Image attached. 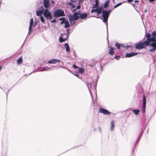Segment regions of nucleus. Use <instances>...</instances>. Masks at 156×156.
<instances>
[{
    "label": "nucleus",
    "mask_w": 156,
    "mask_h": 156,
    "mask_svg": "<svg viewBox=\"0 0 156 156\" xmlns=\"http://www.w3.org/2000/svg\"><path fill=\"white\" fill-rule=\"evenodd\" d=\"M110 12L111 11L110 10H108V11L103 10L102 12V15L103 19V21L104 23H105L106 25L107 34H108V32L107 29L108 23L107 21Z\"/></svg>",
    "instance_id": "1"
},
{
    "label": "nucleus",
    "mask_w": 156,
    "mask_h": 156,
    "mask_svg": "<svg viewBox=\"0 0 156 156\" xmlns=\"http://www.w3.org/2000/svg\"><path fill=\"white\" fill-rule=\"evenodd\" d=\"M110 51L109 52V53L110 55H112L114 54V52L113 50H114V49L111 47H110Z\"/></svg>",
    "instance_id": "20"
},
{
    "label": "nucleus",
    "mask_w": 156,
    "mask_h": 156,
    "mask_svg": "<svg viewBox=\"0 0 156 156\" xmlns=\"http://www.w3.org/2000/svg\"><path fill=\"white\" fill-rule=\"evenodd\" d=\"M73 67L75 68V69H76V68H78V67H77V66H76V65H73Z\"/></svg>",
    "instance_id": "41"
},
{
    "label": "nucleus",
    "mask_w": 156,
    "mask_h": 156,
    "mask_svg": "<svg viewBox=\"0 0 156 156\" xmlns=\"http://www.w3.org/2000/svg\"><path fill=\"white\" fill-rule=\"evenodd\" d=\"M65 28H66L67 27H69L70 25L69 24V22L68 21H66L65 22Z\"/></svg>",
    "instance_id": "27"
},
{
    "label": "nucleus",
    "mask_w": 156,
    "mask_h": 156,
    "mask_svg": "<svg viewBox=\"0 0 156 156\" xmlns=\"http://www.w3.org/2000/svg\"><path fill=\"white\" fill-rule=\"evenodd\" d=\"M98 12V14H99L101 13L102 12V7H100L99 8H98V6L97 7Z\"/></svg>",
    "instance_id": "26"
},
{
    "label": "nucleus",
    "mask_w": 156,
    "mask_h": 156,
    "mask_svg": "<svg viewBox=\"0 0 156 156\" xmlns=\"http://www.w3.org/2000/svg\"><path fill=\"white\" fill-rule=\"evenodd\" d=\"M64 47L66 48V50L67 52H69L70 51V48L68 43H66L65 44Z\"/></svg>",
    "instance_id": "19"
},
{
    "label": "nucleus",
    "mask_w": 156,
    "mask_h": 156,
    "mask_svg": "<svg viewBox=\"0 0 156 156\" xmlns=\"http://www.w3.org/2000/svg\"><path fill=\"white\" fill-rule=\"evenodd\" d=\"M128 2H133V0H127Z\"/></svg>",
    "instance_id": "44"
},
{
    "label": "nucleus",
    "mask_w": 156,
    "mask_h": 156,
    "mask_svg": "<svg viewBox=\"0 0 156 156\" xmlns=\"http://www.w3.org/2000/svg\"><path fill=\"white\" fill-rule=\"evenodd\" d=\"M35 24L34 25V27H35V26H36V24H37V23H35Z\"/></svg>",
    "instance_id": "47"
},
{
    "label": "nucleus",
    "mask_w": 156,
    "mask_h": 156,
    "mask_svg": "<svg viewBox=\"0 0 156 156\" xmlns=\"http://www.w3.org/2000/svg\"><path fill=\"white\" fill-rule=\"evenodd\" d=\"M115 121L114 120L112 121L111 122V126L110 127V130L111 131H113L114 130L115 127Z\"/></svg>",
    "instance_id": "16"
},
{
    "label": "nucleus",
    "mask_w": 156,
    "mask_h": 156,
    "mask_svg": "<svg viewBox=\"0 0 156 156\" xmlns=\"http://www.w3.org/2000/svg\"><path fill=\"white\" fill-rule=\"evenodd\" d=\"M80 5H78V6H77L76 7V9H74V10H73V11H75L77 9H79L80 8Z\"/></svg>",
    "instance_id": "39"
},
{
    "label": "nucleus",
    "mask_w": 156,
    "mask_h": 156,
    "mask_svg": "<svg viewBox=\"0 0 156 156\" xmlns=\"http://www.w3.org/2000/svg\"><path fill=\"white\" fill-rule=\"evenodd\" d=\"M98 130H99V131L101 132V129L100 127L99 126L98 127Z\"/></svg>",
    "instance_id": "43"
},
{
    "label": "nucleus",
    "mask_w": 156,
    "mask_h": 156,
    "mask_svg": "<svg viewBox=\"0 0 156 156\" xmlns=\"http://www.w3.org/2000/svg\"><path fill=\"white\" fill-rule=\"evenodd\" d=\"M41 11H40L39 10H38L36 11V14L37 16H42L41 15L43 13Z\"/></svg>",
    "instance_id": "21"
},
{
    "label": "nucleus",
    "mask_w": 156,
    "mask_h": 156,
    "mask_svg": "<svg viewBox=\"0 0 156 156\" xmlns=\"http://www.w3.org/2000/svg\"><path fill=\"white\" fill-rule=\"evenodd\" d=\"M146 105V99L145 96L144 95L143 96V106Z\"/></svg>",
    "instance_id": "22"
},
{
    "label": "nucleus",
    "mask_w": 156,
    "mask_h": 156,
    "mask_svg": "<svg viewBox=\"0 0 156 156\" xmlns=\"http://www.w3.org/2000/svg\"><path fill=\"white\" fill-rule=\"evenodd\" d=\"M109 2V0H107L104 3V8H106L108 6Z\"/></svg>",
    "instance_id": "24"
},
{
    "label": "nucleus",
    "mask_w": 156,
    "mask_h": 156,
    "mask_svg": "<svg viewBox=\"0 0 156 156\" xmlns=\"http://www.w3.org/2000/svg\"><path fill=\"white\" fill-rule=\"evenodd\" d=\"M61 19H62V18H60V19H59V20H61Z\"/></svg>",
    "instance_id": "52"
},
{
    "label": "nucleus",
    "mask_w": 156,
    "mask_h": 156,
    "mask_svg": "<svg viewBox=\"0 0 156 156\" xmlns=\"http://www.w3.org/2000/svg\"><path fill=\"white\" fill-rule=\"evenodd\" d=\"M60 62V60L53 58L48 61V63L50 64H55L56 62Z\"/></svg>",
    "instance_id": "12"
},
{
    "label": "nucleus",
    "mask_w": 156,
    "mask_h": 156,
    "mask_svg": "<svg viewBox=\"0 0 156 156\" xmlns=\"http://www.w3.org/2000/svg\"><path fill=\"white\" fill-rule=\"evenodd\" d=\"M54 2L53 1H51V2H52V3H53Z\"/></svg>",
    "instance_id": "51"
},
{
    "label": "nucleus",
    "mask_w": 156,
    "mask_h": 156,
    "mask_svg": "<svg viewBox=\"0 0 156 156\" xmlns=\"http://www.w3.org/2000/svg\"><path fill=\"white\" fill-rule=\"evenodd\" d=\"M46 68L45 67H42V68H41V70H40V71H46Z\"/></svg>",
    "instance_id": "38"
},
{
    "label": "nucleus",
    "mask_w": 156,
    "mask_h": 156,
    "mask_svg": "<svg viewBox=\"0 0 156 156\" xmlns=\"http://www.w3.org/2000/svg\"><path fill=\"white\" fill-rule=\"evenodd\" d=\"M84 69L82 68H80L79 69V72L80 73H82L84 72Z\"/></svg>",
    "instance_id": "30"
},
{
    "label": "nucleus",
    "mask_w": 156,
    "mask_h": 156,
    "mask_svg": "<svg viewBox=\"0 0 156 156\" xmlns=\"http://www.w3.org/2000/svg\"><path fill=\"white\" fill-rule=\"evenodd\" d=\"M152 37H155L156 36V31H153L152 33Z\"/></svg>",
    "instance_id": "36"
},
{
    "label": "nucleus",
    "mask_w": 156,
    "mask_h": 156,
    "mask_svg": "<svg viewBox=\"0 0 156 156\" xmlns=\"http://www.w3.org/2000/svg\"><path fill=\"white\" fill-rule=\"evenodd\" d=\"M79 18L80 17L81 19H84L87 17V14L86 13H84L80 14L78 13Z\"/></svg>",
    "instance_id": "15"
},
{
    "label": "nucleus",
    "mask_w": 156,
    "mask_h": 156,
    "mask_svg": "<svg viewBox=\"0 0 156 156\" xmlns=\"http://www.w3.org/2000/svg\"><path fill=\"white\" fill-rule=\"evenodd\" d=\"M120 58V56H115L114 57V58L117 59H119Z\"/></svg>",
    "instance_id": "40"
},
{
    "label": "nucleus",
    "mask_w": 156,
    "mask_h": 156,
    "mask_svg": "<svg viewBox=\"0 0 156 156\" xmlns=\"http://www.w3.org/2000/svg\"><path fill=\"white\" fill-rule=\"evenodd\" d=\"M68 4L71 6L72 8H75V6L72 3L69 2L68 3Z\"/></svg>",
    "instance_id": "31"
},
{
    "label": "nucleus",
    "mask_w": 156,
    "mask_h": 156,
    "mask_svg": "<svg viewBox=\"0 0 156 156\" xmlns=\"http://www.w3.org/2000/svg\"><path fill=\"white\" fill-rule=\"evenodd\" d=\"M95 4L92 6L93 9H95L97 7H98V0H95Z\"/></svg>",
    "instance_id": "18"
},
{
    "label": "nucleus",
    "mask_w": 156,
    "mask_h": 156,
    "mask_svg": "<svg viewBox=\"0 0 156 156\" xmlns=\"http://www.w3.org/2000/svg\"><path fill=\"white\" fill-rule=\"evenodd\" d=\"M63 22V21H62V22H61V24H62V23Z\"/></svg>",
    "instance_id": "53"
},
{
    "label": "nucleus",
    "mask_w": 156,
    "mask_h": 156,
    "mask_svg": "<svg viewBox=\"0 0 156 156\" xmlns=\"http://www.w3.org/2000/svg\"><path fill=\"white\" fill-rule=\"evenodd\" d=\"M64 12L60 9L55 10L54 12V16L55 17H59L64 16Z\"/></svg>",
    "instance_id": "8"
},
{
    "label": "nucleus",
    "mask_w": 156,
    "mask_h": 156,
    "mask_svg": "<svg viewBox=\"0 0 156 156\" xmlns=\"http://www.w3.org/2000/svg\"><path fill=\"white\" fill-rule=\"evenodd\" d=\"M150 48L149 51L150 52H154L155 50H156V37L155 39L154 40L151 41L148 45Z\"/></svg>",
    "instance_id": "5"
},
{
    "label": "nucleus",
    "mask_w": 156,
    "mask_h": 156,
    "mask_svg": "<svg viewBox=\"0 0 156 156\" xmlns=\"http://www.w3.org/2000/svg\"><path fill=\"white\" fill-rule=\"evenodd\" d=\"M66 30L67 33H64L63 34H62L61 36L59 37V41L60 42H62L68 39L69 29H67Z\"/></svg>",
    "instance_id": "6"
},
{
    "label": "nucleus",
    "mask_w": 156,
    "mask_h": 156,
    "mask_svg": "<svg viewBox=\"0 0 156 156\" xmlns=\"http://www.w3.org/2000/svg\"><path fill=\"white\" fill-rule=\"evenodd\" d=\"M23 61L22 58V57H20L17 60V63L18 64H20Z\"/></svg>",
    "instance_id": "25"
},
{
    "label": "nucleus",
    "mask_w": 156,
    "mask_h": 156,
    "mask_svg": "<svg viewBox=\"0 0 156 156\" xmlns=\"http://www.w3.org/2000/svg\"><path fill=\"white\" fill-rule=\"evenodd\" d=\"M148 42L147 41H144L143 42L140 41L139 43L136 44L135 48L138 49H141L145 48L149 45Z\"/></svg>",
    "instance_id": "3"
},
{
    "label": "nucleus",
    "mask_w": 156,
    "mask_h": 156,
    "mask_svg": "<svg viewBox=\"0 0 156 156\" xmlns=\"http://www.w3.org/2000/svg\"><path fill=\"white\" fill-rule=\"evenodd\" d=\"M92 9L91 10V12L92 13H93L94 12H96L98 14V8H97V7L96 8V9Z\"/></svg>",
    "instance_id": "28"
},
{
    "label": "nucleus",
    "mask_w": 156,
    "mask_h": 156,
    "mask_svg": "<svg viewBox=\"0 0 156 156\" xmlns=\"http://www.w3.org/2000/svg\"><path fill=\"white\" fill-rule=\"evenodd\" d=\"M137 53L136 52H132L131 53H126V57H130L136 55Z\"/></svg>",
    "instance_id": "14"
},
{
    "label": "nucleus",
    "mask_w": 156,
    "mask_h": 156,
    "mask_svg": "<svg viewBox=\"0 0 156 156\" xmlns=\"http://www.w3.org/2000/svg\"><path fill=\"white\" fill-rule=\"evenodd\" d=\"M55 22H56V21H55V19H54V20H52V21H51V23H55Z\"/></svg>",
    "instance_id": "42"
},
{
    "label": "nucleus",
    "mask_w": 156,
    "mask_h": 156,
    "mask_svg": "<svg viewBox=\"0 0 156 156\" xmlns=\"http://www.w3.org/2000/svg\"><path fill=\"white\" fill-rule=\"evenodd\" d=\"M44 10V9L43 6H41L39 9H38V10L41 11L42 12H43Z\"/></svg>",
    "instance_id": "33"
},
{
    "label": "nucleus",
    "mask_w": 156,
    "mask_h": 156,
    "mask_svg": "<svg viewBox=\"0 0 156 156\" xmlns=\"http://www.w3.org/2000/svg\"><path fill=\"white\" fill-rule=\"evenodd\" d=\"M115 47H117V48L118 49H120V47L121 46V44L118 43H115Z\"/></svg>",
    "instance_id": "29"
},
{
    "label": "nucleus",
    "mask_w": 156,
    "mask_h": 156,
    "mask_svg": "<svg viewBox=\"0 0 156 156\" xmlns=\"http://www.w3.org/2000/svg\"><path fill=\"white\" fill-rule=\"evenodd\" d=\"M45 67L46 68V71H48V70H53V69H51L50 68L48 67Z\"/></svg>",
    "instance_id": "37"
},
{
    "label": "nucleus",
    "mask_w": 156,
    "mask_h": 156,
    "mask_svg": "<svg viewBox=\"0 0 156 156\" xmlns=\"http://www.w3.org/2000/svg\"><path fill=\"white\" fill-rule=\"evenodd\" d=\"M78 13L77 12H75L73 15H69L68 16L69 20L70 23L72 25L75 24V20H76L79 19Z\"/></svg>",
    "instance_id": "2"
},
{
    "label": "nucleus",
    "mask_w": 156,
    "mask_h": 156,
    "mask_svg": "<svg viewBox=\"0 0 156 156\" xmlns=\"http://www.w3.org/2000/svg\"><path fill=\"white\" fill-rule=\"evenodd\" d=\"M145 107H146V106H142V112L143 113H145Z\"/></svg>",
    "instance_id": "35"
},
{
    "label": "nucleus",
    "mask_w": 156,
    "mask_h": 156,
    "mask_svg": "<svg viewBox=\"0 0 156 156\" xmlns=\"http://www.w3.org/2000/svg\"><path fill=\"white\" fill-rule=\"evenodd\" d=\"M147 12V10H145L144 11V12Z\"/></svg>",
    "instance_id": "50"
},
{
    "label": "nucleus",
    "mask_w": 156,
    "mask_h": 156,
    "mask_svg": "<svg viewBox=\"0 0 156 156\" xmlns=\"http://www.w3.org/2000/svg\"><path fill=\"white\" fill-rule=\"evenodd\" d=\"M44 2V5L45 9H47L49 7L50 3L49 0H43Z\"/></svg>",
    "instance_id": "11"
},
{
    "label": "nucleus",
    "mask_w": 156,
    "mask_h": 156,
    "mask_svg": "<svg viewBox=\"0 0 156 156\" xmlns=\"http://www.w3.org/2000/svg\"><path fill=\"white\" fill-rule=\"evenodd\" d=\"M2 69V66H0V71Z\"/></svg>",
    "instance_id": "48"
},
{
    "label": "nucleus",
    "mask_w": 156,
    "mask_h": 156,
    "mask_svg": "<svg viewBox=\"0 0 156 156\" xmlns=\"http://www.w3.org/2000/svg\"><path fill=\"white\" fill-rule=\"evenodd\" d=\"M122 4V3H121V2L118 3L116 5H115V6L114 7V8H116L117 7L121 5Z\"/></svg>",
    "instance_id": "34"
},
{
    "label": "nucleus",
    "mask_w": 156,
    "mask_h": 156,
    "mask_svg": "<svg viewBox=\"0 0 156 156\" xmlns=\"http://www.w3.org/2000/svg\"><path fill=\"white\" fill-rule=\"evenodd\" d=\"M92 84H93V87H92L91 85L92 84H91L90 81H87V82L86 83V85L87 86L89 90V92H90V93L92 97V95L91 94V92L90 89H93L94 91H96V84L95 83H92Z\"/></svg>",
    "instance_id": "4"
},
{
    "label": "nucleus",
    "mask_w": 156,
    "mask_h": 156,
    "mask_svg": "<svg viewBox=\"0 0 156 156\" xmlns=\"http://www.w3.org/2000/svg\"><path fill=\"white\" fill-rule=\"evenodd\" d=\"M99 112L101 113H103V114L107 115H110L111 113V112L108 111L107 110L102 108L99 109Z\"/></svg>",
    "instance_id": "9"
},
{
    "label": "nucleus",
    "mask_w": 156,
    "mask_h": 156,
    "mask_svg": "<svg viewBox=\"0 0 156 156\" xmlns=\"http://www.w3.org/2000/svg\"><path fill=\"white\" fill-rule=\"evenodd\" d=\"M155 0H149V1L150 2H152L154 1Z\"/></svg>",
    "instance_id": "45"
},
{
    "label": "nucleus",
    "mask_w": 156,
    "mask_h": 156,
    "mask_svg": "<svg viewBox=\"0 0 156 156\" xmlns=\"http://www.w3.org/2000/svg\"><path fill=\"white\" fill-rule=\"evenodd\" d=\"M132 111L136 115H138L140 112L139 109H133Z\"/></svg>",
    "instance_id": "23"
},
{
    "label": "nucleus",
    "mask_w": 156,
    "mask_h": 156,
    "mask_svg": "<svg viewBox=\"0 0 156 156\" xmlns=\"http://www.w3.org/2000/svg\"><path fill=\"white\" fill-rule=\"evenodd\" d=\"M151 34L148 33L146 35L147 40L146 41H147L149 44L151 42V41L154 40V39L156 38L155 37H151Z\"/></svg>",
    "instance_id": "10"
},
{
    "label": "nucleus",
    "mask_w": 156,
    "mask_h": 156,
    "mask_svg": "<svg viewBox=\"0 0 156 156\" xmlns=\"http://www.w3.org/2000/svg\"><path fill=\"white\" fill-rule=\"evenodd\" d=\"M134 2H139V1H137V0H135V1H134Z\"/></svg>",
    "instance_id": "46"
},
{
    "label": "nucleus",
    "mask_w": 156,
    "mask_h": 156,
    "mask_svg": "<svg viewBox=\"0 0 156 156\" xmlns=\"http://www.w3.org/2000/svg\"><path fill=\"white\" fill-rule=\"evenodd\" d=\"M40 19L41 21L43 23H45V21L43 17L42 16H40Z\"/></svg>",
    "instance_id": "32"
},
{
    "label": "nucleus",
    "mask_w": 156,
    "mask_h": 156,
    "mask_svg": "<svg viewBox=\"0 0 156 156\" xmlns=\"http://www.w3.org/2000/svg\"><path fill=\"white\" fill-rule=\"evenodd\" d=\"M143 131L141 132V134H140V137H139V138L138 139H136V142L135 143V144H134V148H135V147H136V146L138 143L139 140H140V138L141 136H142L143 133Z\"/></svg>",
    "instance_id": "17"
},
{
    "label": "nucleus",
    "mask_w": 156,
    "mask_h": 156,
    "mask_svg": "<svg viewBox=\"0 0 156 156\" xmlns=\"http://www.w3.org/2000/svg\"><path fill=\"white\" fill-rule=\"evenodd\" d=\"M43 15L47 19L50 20L52 19L51 13L47 9H45Z\"/></svg>",
    "instance_id": "7"
},
{
    "label": "nucleus",
    "mask_w": 156,
    "mask_h": 156,
    "mask_svg": "<svg viewBox=\"0 0 156 156\" xmlns=\"http://www.w3.org/2000/svg\"><path fill=\"white\" fill-rule=\"evenodd\" d=\"M71 1L72 2H75V1H74V0H72Z\"/></svg>",
    "instance_id": "49"
},
{
    "label": "nucleus",
    "mask_w": 156,
    "mask_h": 156,
    "mask_svg": "<svg viewBox=\"0 0 156 156\" xmlns=\"http://www.w3.org/2000/svg\"><path fill=\"white\" fill-rule=\"evenodd\" d=\"M34 23V20L33 19H31L30 20V26L29 28V32H28V34H30L31 33V28H32V27Z\"/></svg>",
    "instance_id": "13"
}]
</instances>
